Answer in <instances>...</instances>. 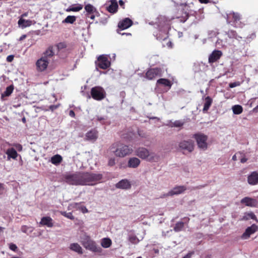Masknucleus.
<instances>
[{
	"mask_svg": "<svg viewBox=\"0 0 258 258\" xmlns=\"http://www.w3.org/2000/svg\"><path fill=\"white\" fill-rule=\"evenodd\" d=\"M102 178L101 174L88 172L67 173L64 176V181L68 184L75 185H93Z\"/></svg>",
	"mask_w": 258,
	"mask_h": 258,
	"instance_id": "f257e3e1",
	"label": "nucleus"
},
{
	"mask_svg": "<svg viewBox=\"0 0 258 258\" xmlns=\"http://www.w3.org/2000/svg\"><path fill=\"white\" fill-rule=\"evenodd\" d=\"M116 146L117 144H114L109 147L107 150L108 155L113 153L117 157H124L131 154L133 151V149L127 145H121L117 148Z\"/></svg>",
	"mask_w": 258,
	"mask_h": 258,
	"instance_id": "f03ea898",
	"label": "nucleus"
},
{
	"mask_svg": "<svg viewBox=\"0 0 258 258\" xmlns=\"http://www.w3.org/2000/svg\"><path fill=\"white\" fill-rule=\"evenodd\" d=\"M193 137L196 141L198 147L204 151L208 148V136L203 133H199L194 135Z\"/></svg>",
	"mask_w": 258,
	"mask_h": 258,
	"instance_id": "7ed1b4c3",
	"label": "nucleus"
},
{
	"mask_svg": "<svg viewBox=\"0 0 258 258\" xmlns=\"http://www.w3.org/2000/svg\"><path fill=\"white\" fill-rule=\"evenodd\" d=\"M91 94L94 99L101 100L105 97L106 93L103 88L97 86L92 88Z\"/></svg>",
	"mask_w": 258,
	"mask_h": 258,
	"instance_id": "20e7f679",
	"label": "nucleus"
},
{
	"mask_svg": "<svg viewBox=\"0 0 258 258\" xmlns=\"http://www.w3.org/2000/svg\"><path fill=\"white\" fill-rule=\"evenodd\" d=\"M179 148L181 150L191 152L194 149V143L191 140H183L179 143Z\"/></svg>",
	"mask_w": 258,
	"mask_h": 258,
	"instance_id": "39448f33",
	"label": "nucleus"
},
{
	"mask_svg": "<svg viewBox=\"0 0 258 258\" xmlns=\"http://www.w3.org/2000/svg\"><path fill=\"white\" fill-rule=\"evenodd\" d=\"M143 238L144 237L142 236L138 237L137 235L135 234L134 231L133 230L128 231L127 238V240L132 244H138L140 240H142L143 239Z\"/></svg>",
	"mask_w": 258,
	"mask_h": 258,
	"instance_id": "423d86ee",
	"label": "nucleus"
},
{
	"mask_svg": "<svg viewBox=\"0 0 258 258\" xmlns=\"http://www.w3.org/2000/svg\"><path fill=\"white\" fill-rule=\"evenodd\" d=\"M146 75L147 79L152 80L156 77L161 76L162 70L158 68L151 69L147 72Z\"/></svg>",
	"mask_w": 258,
	"mask_h": 258,
	"instance_id": "0eeeda50",
	"label": "nucleus"
},
{
	"mask_svg": "<svg viewBox=\"0 0 258 258\" xmlns=\"http://www.w3.org/2000/svg\"><path fill=\"white\" fill-rule=\"evenodd\" d=\"M83 244L84 247L88 249L93 251H97L98 248L96 246L95 242L92 240L88 236L86 237L84 241H83Z\"/></svg>",
	"mask_w": 258,
	"mask_h": 258,
	"instance_id": "6e6552de",
	"label": "nucleus"
},
{
	"mask_svg": "<svg viewBox=\"0 0 258 258\" xmlns=\"http://www.w3.org/2000/svg\"><path fill=\"white\" fill-rule=\"evenodd\" d=\"M186 189V186L184 185L177 186L169 191L166 195V197L173 196L174 195H178L183 193Z\"/></svg>",
	"mask_w": 258,
	"mask_h": 258,
	"instance_id": "1a4fd4ad",
	"label": "nucleus"
},
{
	"mask_svg": "<svg viewBox=\"0 0 258 258\" xmlns=\"http://www.w3.org/2000/svg\"><path fill=\"white\" fill-rule=\"evenodd\" d=\"M98 61L97 65L102 69H106L110 65V62L107 57L104 55H100L98 57Z\"/></svg>",
	"mask_w": 258,
	"mask_h": 258,
	"instance_id": "9d476101",
	"label": "nucleus"
},
{
	"mask_svg": "<svg viewBox=\"0 0 258 258\" xmlns=\"http://www.w3.org/2000/svg\"><path fill=\"white\" fill-rule=\"evenodd\" d=\"M149 150L144 147L138 148L135 151L136 155L144 160H147L149 156Z\"/></svg>",
	"mask_w": 258,
	"mask_h": 258,
	"instance_id": "9b49d317",
	"label": "nucleus"
},
{
	"mask_svg": "<svg viewBox=\"0 0 258 258\" xmlns=\"http://www.w3.org/2000/svg\"><path fill=\"white\" fill-rule=\"evenodd\" d=\"M240 203L241 204L244 205L246 206L255 207L257 206V202L255 199L246 197L241 200Z\"/></svg>",
	"mask_w": 258,
	"mask_h": 258,
	"instance_id": "f8f14e48",
	"label": "nucleus"
},
{
	"mask_svg": "<svg viewBox=\"0 0 258 258\" xmlns=\"http://www.w3.org/2000/svg\"><path fill=\"white\" fill-rule=\"evenodd\" d=\"M49 62L47 60L41 57L36 62V69L39 72H43L45 71Z\"/></svg>",
	"mask_w": 258,
	"mask_h": 258,
	"instance_id": "ddd939ff",
	"label": "nucleus"
},
{
	"mask_svg": "<svg viewBox=\"0 0 258 258\" xmlns=\"http://www.w3.org/2000/svg\"><path fill=\"white\" fill-rule=\"evenodd\" d=\"M257 230V227L255 224L252 225L251 226L248 227L245 230V231L241 236V238L243 239H246L248 238L250 235Z\"/></svg>",
	"mask_w": 258,
	"mask_h": 258,
	"instance_id": "4468645a",
	"label": "nucleus"
},
{
	"mask_svg": "<svg viewBox=\"0 0 258 258\" xmlns=\"http://www.w3.org/2000/svg\"><path fill=\"white\" fill-rule=\"evenodd\" d=\"M115 187L117 188L127 189L131 188V183L128 180L124 179L117 182L115 185Z\"/></svg>",
	"mask_w": 258,
	"mask_h": 258,
	"instance_id": "2eb2a0df",
	"label": "nucleus"
},
{
	"mask_svg": "<svg viewBox=\"0 0 258 258\" xmlns=\"http://www.w3.org/2000/svg\"><path fill=\"white\" fill-rule=\"evenodd\" d=\"M247 182L250 185L257 184L258 183V172H252L247 177Z\"/></svg>",
	"mask_w": 258,
	"mask_h": 258,
	"instance_id": "dca6fc26",
	"label": "nucleus"
},
{
	"mask_svg": "<svg viewBox=\"0 0 258 258\" xmlns=\"http://www.w3.org/2000/svg\"><path fill=\"white\" fill-rule=\"evenodd\" d=\"M132 24L133 22L131 19L125 18L118 23V27L121 30H124L131 27Z\"/></svg>",
	"mask_w": 258,
	"mask_h": 258,
	"instance_id": "f3484780",
	"label": "nucleus"
},
{
	"mask_svg": "<svg viewBox=\"0 0 258 258\" xmlns=\"http://www.w3.org/2000/svg\"><path fill=\"white\" fill-rule=\"evenodd\" d=\"M222 55V52L220 50H214L209 57V62H214L218 60Z\"/></svg>",
	"mask_w": 258,
	"mask_h": 258,
	"instance_id": "a211bd4d",
	"label": "nucleus"
},
{
	"mask_svg": "<svg viewBox=\"0 0 258 258\" xmlns=\"http://www.w3.org/2000/svg\"><path fill=\"white\" fill-rule=\"evenodd\" d=\"M140 163L141 161L139 158L137 157H132L128 160L127 166L130 168H136L140 165Z\"/></svg>",
	"mask_w": 258,
	"mask_h": 258,
	"instance_id": "6ab92c4d",
	"label": "nucleus"
},
{
	"mask_svg": "<svg viewBox=\"0 0 258 258\" xmlns=\"http://www.w3.org/2000/svg\"><path fill=\"white\" fill-rule=\"evenodd\" d=\"M233 20V22H237L240 19V16L238 13L234 12L230 13L227 15V22L228 23L231 22V20Z\"/></svg>",
	"mask_w": 258,
	"mask_h": 258,
	"instance_id": "aec40b11",
	"label": "nucleus"
},
{
	"mask_svg": "<svg viewBox=\"0 0 258 258\" xmlns=\"http://www.w3.org/2000/svg\"><path fill=\"white\" fill-rule=\"evenodd\" d=\"M54 52L52 50V47H49L43 54L41 56L42 58L47 60L48 62L51 60L52 57L53 56Z\"/></svg>",
	"mask_w": 258,
	"mask_h": 258,
	"instance_id": "412c9836",
	"label": "nucleus"
},
{
	"mask_svg": "<svg viewBox=\"0 0 258 258\" xmlns=\"http://www.w3.org/2000/svg\"><path fill=\"white\" fill-rule=\"evenodd\" d=\"M32 24V21L30 20H25L24 18H20L18 22V25L20 28L22 29L30 26Z\"/></svg>",
	"mask_w": 258,
	"mask_h": 258,
	"instance_id": "4be33fe9",
	"label": "nucleus"
},
{
	"mask_svg": "<svg viewBox=\"0 0 258 258\" xmlns=\"http://www.w3.org/2000/svg\"><path fill=\"white\" fill-rule=\"evenodd\" d=\"M157 85H161L164 87H166L168 88L167 90H168L171 88L172 83L167 79L162 78L157 80Z\"/></svg>",
	"mask_w": 258,
	"mask_h": 258,
	"instance_id": "5701e85b",
	"label": "nucleus"
},
{
	"mask_svg": "<svg viewBox=\"0 0 258 258\" xmlns=\"http://www.w3.org/2000/svg\"><path fill=\"white\" fill-rule=\"evenodd\" d=\"M52 219L50 217H44L41 219L40 224L48 227H52L53 226Z\"/></svg>",
	"mask_w": 258,
	"mask_h": 258,
	"instance_id": "b1692460",
	"label": "nucleus"
},
{
	"mask_svg": "<svg viewBox=\"0 0 258 258\" xmlns=\"http://www.w3.org/2000/svg\"><path fill=\"white\" fill-rule=\"evenodd\" d=\"M6 153L8 156V160L11 158L16 159L18 155L16 150L13 148L8 149Z\"/></svg>",
	"mask_w": 258,
	"mask_h": 258,
	"instance_id": "393cba45",
	"label": "nucleus"
},
{
	"mask_svg": "<svg viewBox=\"0 0 258 258\" xmlns=\"http://www.w3.org/2000/svg\"><path fill=\"white\" fill-rule=\"evenodd\" d=\"M160 157L157 153L153 152H149V156L147 159V160L149 162H157L159 161Z\"/></svg>",
	"mask_w": 258,
	"mask_h": 258,
	"instance_id": "a878e982",
	"label": "nucleus"
},
{
	"mask_svg": "<svg viewBox=\"0 0 258 258\" xmlns=\"http://www.w3.org/2000/svg\"><path fill=\"white\" fill-rule=\"evenodd\" d=\"M69 248L72 251H74L78 254L83 253V249L82 247L77 243H73L70 245Z\"/></svg>",
	"mask_w": 258,
	"mask_h": 258,
	"instance_id": "bb28decb",
	"label": "nucleus"
},
{
	"mask_svg": "<svg viewBox=\"0 0 258 258\" xmlns=\"http://www.w3.org/2000/svg\"><path fill=\"white\" fill-rule=\"evenodd\" d=\"M97 137V132L95 130H91L86 134V138L87 140L95 141Z\"/></svg>",
	"mask_w": 258,
	"mask_h": 258,
	"instance_id": "cd10ccee",
	"label": "nucleus"
},
{
	"mask_svg": "<svg viewBox=\"0 0 258 258\" xmlns=\"http://www.w3.org/2000/svg\"><path fill=\"white\" fill-rule=\"evenodd\" d=\"M110 3V5L107 7V10L111 13H114L117 11L118 8L117 3L116 0H111Z\"/></svg>",
	"mask_w": 258,
	"mask_h": 258,
	"instance_id": "c85d7f7f",
	"label": "nucleus"
},
{
	"mask_svg": "<svg viewBox=\"0 0 258 258\" xmlns=\"http://www.w3.org/2000/svg\"><path fill=\"white\" fill-rule=\"evenodd\" d=\"M226 35L229 38H234L238 41H240L242 37L237 35L236 32L234 30H230L226 32Z\"/></svg>",
	"mask_w": 258,
	"mask_h": 258,
	"instance_id": "c756f323",
	"label": "nucleus"
},
{
	"mask_svg": "<svg viewBox=\"0 0 258 258\" xmlns=\"http://www.w3.org/2000/svg\"><path fill=\"white\" fill-rule=\"evenodd\" d=\"M83 9V6L81 4H77L70 6L66 9L67 12H79Z\"/></svg>",
	"mask_w": 258,
	"mask_h": 258,
	"instance_id": "7c9ffc66",
	"label": "nucleus"
},
{
	"mask_svg": "<svg viewBox=\"0 0 258 258\" xmlns=\"http://www.w3.org/2000/svg\"><path fill=\"white\" fill-rule=\"evenodd\" d=\"M62 160V157L58 155H55L51 158V162L55 165L59 164Z\"/></svg>",
	"mask_w": 258,
	"mask_h": 258,
	"instance_id": "2f4dec72",
	"label": "nucleus"
},
{
	"mask_svg": "<svg viewBox=\"0 0 258 258\" xmlns=\"http://www.w3.org/2000/svg\"><path fill=\"white\" fill-rule=\"evenodd\" d=\"M14 90L13 85H10L7 87L5 91L2 94L1 98L3 99L5 97L9 96L13 92Z\"/></svg>",
	"mask_w": 258,
	"mask_h": 258,
	"instance_id": "473e14b6",
	"label": "nucleus"
},
{
	"mask_svg": "<svg viewBox=\"0 0 258 258\" xmlns=\"http://www.w3.org/2000/svg\"><path fill=\"white\" fill-rule=\"evenodd\" d=\"M212 103V99L208 96L205 98V101L204 105L203 111H207L211 106Z\"/></svg>",
	"mask_w": 258,
	"mask_h": 258,
	"instance_id": "72a5a7b5",
	"label": "nucleus"
},
{
	"mask_svg": "<svg viewBox=\"0 0 258 258\" xmlns=\"http://www.w3.org/2000/svg\"><path fill=\"white\" fill-rule=\"evenodd\" d=\"M111 244V240L108 238H104L102 239L101 245L104 248L109 247Z\"/></svg>",
	"mask_w": 258,
	"mask_h": 258,
	"instance_id": "f704fd0d",
	"label": "nucleus"
},
{
	"mask_svg": "<svg viewBox=\"0 0 258 258\" xmlns=\"http://www.w3.org/2000/svg\"><path fill=\"white\" fill-rule=\"evenodd\" d=\"M85 9L89 14H93L96 11V8L93 5L89 4L85 6Z\"/></svg>",
	"mask_w": 258,
	"mask_h": 258,
	"instance_id": "c9c22d12",
	"label": "nucleus"
},
{
	"mask_svg": "<svg viewBox=\"0 0 258 258\" xmlns=\"http://www.w3.org/2000/svg\"><path fill=\"white\" fill-rule=\"evenodd\" d=\"M242 107L239 105H235L232 107L233 113L235 114H239L242 112Z\"/></svg>",
	"mask_w": 258,
	"mask_h": 258,
	"instance_id": "e433bc0d",
	"label": "nucleus"
},
{
	"mask_svg": "<svg viewBox=\"0 0 258 258\" xmlns=\"http://www.w3.org/2000/svg\"><path fill=\"white\" fill-rule=\"evenodd\" d=\"M76 20V17L74 16H68L63 21V23L73 24Z\"/></svg>",
	"mask_w": 258,
	"mask_h": 258,
	"instance_id": "4c0bfd02",
	"label": "nucleus"
},
{
	"mask_svg": "<svg viewBox=\"0 0 258 258\" xmlns=\"http://www.w3.org/2000/svg\"><path fill=\"white\" fill-rule=\"evenodd\" d=\"M184 226V223L182 222H178L176 223L175 227H174V230L175 232H179L181 231Z\"/></svg>",
	"mask_w": 258,
	"mask_h": 258,
	"instance_id": "58836bf2",
	"label": "nucleus"
},
{
	"mask_svg": "<svg viewBox=\"0 0 258 258\" xmlns=\"http://www.w3.org/2000/svg\"><path fill=\"white\" fill-rule=\"evenodd\" d=\"M113 153H111L110 155L108 154L107 153V156L108 158V165L110 166H112L115 164V157H110Z\"/></svg>",
	"mask_w": 258,
	"mask_h": 258,
	"instance_id": "ea45409f",
	"label": "nucleus"
},
{
	"mask_svg": "<svg viewBox=\"0 0 258 258\" xmlns=\"http://www.w3.org/2000/svg\"><path fill=\"white\" fill-rule=\"evenodd\" d=\"M249 219H256L255 215L252 212L245 214V216L243 218V219L246 220H248Z\"/></svg>",
	"mask_w": 258,
	"mask_h": 258,
	"instance_id": "a19ab883",
	"label": "nucleus"
},
{
	"mask_svg": "<svg viewBox=\"0 0 258 258\" xmlns=\"http://www.w3.org/2000/svg\"><path fill=\"white\" fill-rule=\"evenodd\" d=\"M184 121L182 120H175L171 123V126L172 127H180L184 124Z\"/></svg>",
	"mask_w": 258,
	"mask_h": 258,
	"instance_id": "79ce46f5",
	"label": "nucleus"
},
{
	"mask_svg": "<svg viewBox=\"0 0 258 258\" xmlns=\"http://www.w3.org/2000/svg\"><path fill=\"white\" fill-rule=\"evenodd\" d=\"M61 214L63 216H64V217H66L70 219H71V220L74 219V217L72 213L71 212L67 213L66 212H62Z\"/></svg>",
	"mask_w": 258,
	"mask_h": 258,
	"instance_id": "37998d69",
	"label": "nucleus"
},
{
	"mask_svg": "<svg viewBox=\"0 0 258 258\" xmlns=\"http://www.w3.org/2000/svg\"><path fill=\"white\" fill-rule=\"evenodd\" d=\"M216 46L217 47H222L224 45L221 39H217L215 42Z\"/></svg>",
	"mask_w": 258,
	"mask_h": 258,
	"instance_id": "c03bdc74",
	"label": "nucleus"
},
{
	"mask_svg": "<svg viewBox=\"0 0 258 258\" xmlns=\"http://www.w3.org/2000/svg\"><path fill=\"white\" fill-rule=\"evenodd\" d=\"M9 248L11 250L14 251H16L18 249V247L15 244L11 243L9 244Z\"/></svg>",
	"mask_w": 258,
	"mask_h": 258,
	"instance_id": "a18cd8bd",
	"label": "nucleus"
},
{
	"mask_svg": "<svg viewBox=\"0 0 258 258\" xmlns=\"http://www.w3.org/2000/svg\"><path fill=\"white\" fill-rule=\"evenodd\" d=\"M29 229H32L31 227H28L25 225H23L21 227V230L24 233H27Z\"/></svg>",
	"mask_w": 258,
	"mask_h": 258,
	"instance_id": "49530a36",
	"label": "nucleus"
},
{
	"mask_svg": "<svg viewBox=\"0 0 258 258\" xmlns=\"http://www.w3.org/2000/svg\"><path fill=\"white\" fill-rule=\"evenodd\" d=\"M57 47L58 49H61L66 47V44L64 42H60L57 44Z\"/></svg>",
	"mask_w": 258,
	"mask_h": 258,
	"instance_id": "de8ad7c7",
	"label": "nucleus"
},
{
	"mask_svg": "<svg viewBox=\"0 0 258 258\" xmlns=\"http://www.w3.org/2000/svg\"><path fill=\"white\" fill-rule=\"evenodd\" d=\"M14 146L18 151H21L22 150L23 147L21 145L19 144H15Z\"/></svg>",
	"mask_w": 258,
	"mask_h": 258,
	"instance_id": "09e8293b",
	"label": "nucleus"
},
{
	"mask_svg": "<svg viewBox=\"0 0 258 258\" xmlns=\"http://www.w3.org/2000/svg\"><path fill=\"white\" fill-rule=\"evenodd\" d=\"M14 59V56L12 55H10L7 56V60L8 62H11Z\"/></svg>",
	"mask_w": 258,
	"mask_h": 258,
	"instance_id": "8fccbe9b",
	"label": "nucleus"
},
{
	"mask_svg": "<svg viewBox=\"0 0 258 258\" xmlns=\"http://www.w3.org/2000/svg\"><path fill=\"white\" fill-rule=\"evenodd\" d=\"M238 85H239V84L236 82L231 83L229 84V87L230 88H234V87H236Z\"/></svg>",
	"mask_w": 258,
	"mask_h": 258,
	"instance_id": "3c124183",
	"label": "nucleus"
},
{
	"mask_svg": "<svg viewBox=\"0 0 258 258\" xmlns=\"http://www.w3.org/2000/svg\"><path fill=\"white\" fill-rule=\"evenodd\" d=\"M217 32H214V31H212V32L209 33V37L210 38H211L213 36L216 37L217 36Z\"/></svg>",
	"mask_w": 258,
	"mask_h": 258,
	"instance_id": "603ef678",
	"label": "nucleus"
},
{
	"mask_svg": "<svg viewBox=\"0 0 258 258\" xmlns=\"http://www.w3.org/2000/svg\"><path fill=\"white\" fill-rule=\"evenodd\" d=\"M57 105H50L49 106V109L51 110L52 111L54 110V109H56L57 108Z\"/></svg>",
	"mask_w": 258,
	"mask_h": 258,
	"instance_id": "864d4df0",
	"label": "nucleus"
},
{
	"mask_svg": "<svg viewBox=\"0 0 258 258\" xmlns=\"http://www.w3.org/2000/svg\"><path fill=\"white\" fill-rule=\"evenodd\" d=\"M192 253V252H189L186 255H185L183 258H190Z\"/></svg>",
	"mask_w": 258,
	"mask_h": 258,
	"instance_id": "5fc2aeb1",
	"label": "nucleus"
},
{
	"mask_svg": "<svg viewBox=\"0 0 258 258\" xmlns=\"http://www.w3.org/2000/svg\"><path fill=\"white\" fill-rule=\"evenodd\" d=\"M105 119V118L103 116H97V119L100 121H101L103 120H104Z\"/></svg>",
	"mask_w": 258,
	"mask_h": 258,
	"instance_id": "6e6d98bb",
	"label": "nucleus"
},
{
	"mask_svg": "<svg viewBox=\"0 0 258 258\" xmlns=\"http://www.w3.org/2000/svg\"><path fill=\"white\" fill-rule=\"evenodd\" d=\"M139 135L142 138H147V135L145 133H141L139 132Z\"/></svg>",
	"mask_w": 258,
	"mask_h": 258,
	"instance_id": "4d7b16f0",
	"label": "nucleus"
},
{
	"mask_svg": "<svg viewBox=\"0 0 258 258\" xmlns=\"http://www.w3.org/2000/svg\"><path fill=\"white\" fill-rule=\"evenodd\" d=\"M69 115L73 117H74L75 116V112L73 110H70L69 112Z\"/></svg>",
	"mask_w": 258,
	"mask_h": 258,
	"instance_id": "13d9d810",
	"label": "nucleus"
},
{
	"mask_svg": "<svg viewBox=\"0 0 258 258\" xmlns=\"http://www.w3.org/2000/svg\"><path fill=\"white\" fill-rule=\"evenodd\" d=\"M4 190V187L3 184L0 183V194H2Z\"/></svg>",
	"mask_w": 258,
	"mask_h": 258,
	"instance_id": "bf43d9fd",
	"label": "nucleus"
},
{
	"mask_svg": "<svg viewBox=\"0 0 258 258\" xmlns=\"http://www.w3.org/2000/svg\"><path fill=\"white\" fill-rule=\"evenodd\" d=\"M247 158H246L245 157H243V158L241 159L240 161H241V163H243L246 162L247 161Z\"/></svg>",
	"mask_w": 258,
	"mask_h": 258,
	"instance_id": "052dcab7",
	"label": "nucleus"
},
{
	"mask_svg": "<svg viewBox=\"0 0 258 258\" xmlns=\"http://www.w3.org/2000/svg\"><path fill=\"white\" fill-rule=\"evenodd\" d=\"M28 16V13H25L24 14H23L21 17L20 18H23L24 17H27Z\"/></svg>",
	"mask_w": 258,
	"mask_h": 258,
	"instance_id": "680f3d73",
	"label": "nucleus"
},
{
	"mask_svg": "<svg viewBox=\"0 0 258 258\" xmlns=\"http://www.w3.org/2000/svg\"><path fill=\"white\" fill-rule=\"evenodd\" d=\"M201 3H208V0H199Z\"/></svg>",
	"mask_w": 258,
	"mask_h": 258,
	"instance_id": "e2e57ef3",
	"label": "nucleus"
},
{
	"mask_svg": "<svg viewBox=\"0 0 258 258\" xmlns=\"http://www.w3.org/2000/svg\"><path fill=\"white\" fill-rule=\"evenodd\" d=\"M119 5L121 6H122L124 5V2H123V1L122 0H119Z\"/></svg>",
	"mask_w": 258,
	"mask_h": 258,
	"instance_id": "0e129e2a",
	"label": "nucleus"
},
{
	"mask_svg": "<svg viewBox=\"0 0 258 258\" xmlns=\"http://www.w3.org/2000/svg\"><path fill=\"white\" fill-rule=\"evenodd\" d=\"M232 160H233V161H236V160H237V157H236V155H234L232 156Z\"/></svg>",
	"mask_w": 258,
	"mask_h": 258,
	"instance_id": "69168bd1",
	"label": "nucleus"
},
{
	"mask_svg": "<svg viewBox=\"0 0 258 258\" xmlns=\"http://www.w3.org/2000/svg\"><path fill=\"white\" fill-rule=\"evenodd\" d=\"M5 229V228L4 227H0V234L3 232V230L4 229Z\"/></svg>",
	"mask_w": 258,
	"mask_h": 258,
	"instance_id": "338daca9",
	"label": "nucleus"
},
{
	"mask_svg": "<svg viewBox=\"0 0 258 258\" xmlns=\"http://www.w3.org/2000/svg\"><path fill=\"white\" fill-rule=\"evenodd\" d=\"M22 120L23 121V123H25L26 122V119L25 118V117H23L22 119Z\"/></svg>",
	"mask_w": 258,
	"mask_h": 258,
	"instance_id": "774afa93",
	"label": "nucleus"
}]
</instances>
